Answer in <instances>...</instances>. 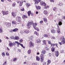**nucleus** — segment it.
Listing matches in <instances>:
<instances>
[{
  "label": "nucleus",
  "instance_id": "1",
  "mask_svg": "<svg viewBox=\"0 0 65 65\" xmlns=\"http://www.w3.org/2000/svg\"><path fill=\"white\" fill-rule=\"evenodd\" d=\"M41 62H42L44 60V56L43 54H41Z\"/></svg>",
  "mask_w": 65,
  "mask_h": 65
},
{
  "label": "nucleus",
  "instance_id": "2",
  "mask_svg": "<svg viewBox=\"0 0 65 65\" xmlns=\"http://www.w3.org/2000/svg\"><path fill=\"white\" fill-rule=\"evenodd\" d=\"M33 23V21H32V22L30 21L29 22H28V23L27 24V26H28V29L30 28V27H29V26H31V25H32Z\"/></svg>",
  "mask_w": 65,
  "mask_h": 65
},
{
  "label": "nucleus",
  "instance_id": "3",
  "mask_svg": "<svg viewBox=\"0 0 65 65\" xmlns=\"http://www.w3.org/2000/svg\"><path fill=\"white\" fill-rule=\"evenodd\" d=\"M8 11H2V13L3 14V15H6V14H8Z\"/></svg>",
  "mask_w": 65,
  "mask_h": 65
},
{
  "label": "nucleus",
  "instance_id": "4",
  "mask_svg": "<svg viewBox=\"0 0 65 65\" xmlns=\"http://www.w3.org/2000/svg\"><path fill=\"white\" fill-rule=\"evenodd\" d=\"M5 24L7 27L10 28V27H11V23H9L6 22Z\"/></svg>",
  "mask_w": 65,
  "mask_h": 65
},
{
  "label": "nucleus",
  "instance_id": "5",
  "mask_svg": "<svg viewBox=\"0 0 65 65\" xmlns=\"http://www.w3.org/2000/svg\"><path fill=\"white\" fill-rule=\"evenodd\" d=\"M16 2H17V3H19L20 2L19 6H22L23 2H20V1H17Z\"/></svg>",
  "mask_w": 65,
  "mask_h": 65
},
{
  "label": "nucleus",
  "instance_id": "6",
  "mask_svg": "<svg viewBox=\"0 0 65 65\" xmlns=\"http://www.w3.org/2000/svg\"><path fill=\"white\" fill-rule=\"evenodd\" d=\"M16 20L17 22H21V19L20 17H18L16 19Z\"/></svg>",
  "mask_w": 65,
  "mask_h": 65
},
{
  "label": "nucleus",
  "instance_id": "7",
  "mask_svg": "<svg viewBox=\"0 0 65 65\" xmlns=\"http://www.w3.org/2000/svg\"><path fill=\"white\" fill-rule=\"evenodd\" d=\"M40 4L41 5H42L43 6H46V4L45 2H40Z\"/></svg>",
  "mask_w": 65,
  "mask_h": 65
},
{
  "label": "nucleus",
  "instance_id": "8",
  "mask_svg": "<svg viewBox=\"0 0 65 65\" xmlns=\"http://www.w3.org/2000/svg\"><path fill=\"white\" fill-rule=\"evenodd\" d=\"M16 44L14 43L13 42V43H10L9 44V46H10V47H11V46H12L13 45H15Z\"/></svg>",
  "mask_w": 65,
  "mask_h": 65
},
{
  "label": "nucleus",
  "instance_id": "9",
  "mask_svg": "<svg viewBox=\"0 0 65 65\" xmlns=\"http://www.w3.org/2000/svg\"><path fill=\"white\" fill-rule=\"evenodd\" d=\"M35 1V4H37L38 3H39V2L41 1V0H33Z\"/></svg>",
  "mask_w": 65,
  "mask_h": 65
},
{
  "label": "nucleus",
  "instance_id": "10",
  "mask_svg": "<svg viewBox=\"0 0 65 65\" xmlns=\"http://www.w3.org/2000/svg\"><path fill=\"white\" fill-rule=\"evenodd\" d=\"M62 20L61 19H60L59 20V23H58V25L59 26H61L62 25Z\"/></svg>",
  "mask_w": 65,
  "mask_h": 65
},
{
  "label": "nucleus",
  "instance_id": "11",
  "mask_svg": "<svg viewBox=\"0 0 65 65\" xmlns=\"http://www.w3.org/2000/svg\"><path fill=\"white\" fill-rule=\"evenodd\" d=\"M32 24H33L32 25L34 28H36V26H37L38 24L37 23H35L34 24L33 23Z\"/></svg>",
  "mask_w": 65,
  "mask_h": 65
},
{
  "label": "nucleus",
  "instance_id": "12",
  "mask_svg": "<svg viewBox=\"0 0 65 65\" xmlns=\"http://www.w3.org/2000/svg\"><path fill=\"white\" fill-rule=\"evenodd\" d=\"M11 14L12 15L13 17H16V15H17L16 14V13L15 12H12L11 13Z\"/></svg>",
  "mask_w": 65,
  "mask_h": 65
},
{
  "label": "nucleus",
  "instance_id": "13",
  "mask_svg": "<svg viewBox=\"0 0 65 65\" xmlns=\"http://www.w3.org/2000/svg\"><path fill=\"white\" fill-rule=\"evenodd\" d=\"M55 55L56 57H58V56H59V52H58V51H56L55 52Z\"/></svg>",
  "mask_w": 65,
  "mask_h": 65
},
{
  "label": "nucleus",
  "instance_id": "14",
  "mask_svg": "<svg viewBox=\"0 0 65 65\" xmlns=\"http://www.w3.org/2000/svg\"><path fill=\"white\" fill-rule=\"evenodd\" d=\"M65 38H63L62 40L61 41V43H62V44H64V43H65Z\"/></svg>",
  "mask_w": 65,
  "mask_h": 65
},
{
  "label": "nucleus",
  "instance_id": "15",
  "mask_svg": "<svg viewBox=\"0 0 65 65\" xmlns=\"http://www.w3.org/2000/svg\"><path fill=\"white\" fill-rule=\"evenodd\" d=\"M17 44V45H20L22 47H23V48H25V47L23 46V44L21 43H19V42H18Z\"/></svg>",
  "mask_w": 65,
  "mask_h": 65
},
{
  "label": "nucleus",
  "instance_id": "16",
  "mask_svg": "<svg viewBox=\"0 0 65 65\" xmlns=\"http://www.w3.org/2000/svg\"><path fill=\"white\" fill-rule=\"evenodd\" d=\"M32 46H34V44L32 42H30L29 44V47H32Z\"/></svg>",
  "mask_w": 65,
  "mask_h": 65
},
{
  "label": "nucleus",
  "instance_id": "17",
  "mask_svg": "<svg viewBox=\"0 0 65 65\" xmlns=\"http://www.w3.org/2000/svg\"><path fill=\"white\" fill-rule=\"evenodd\" d=\"M19 30V29H18V28H16L14 29H13L12 31H13V32H17V31H18V30Z\"/></svg>",
  "mask_w": 65,
  "mask_h": 65
},
{
  "label": "nucleus",
  "instance_id": "18",
  "mask_svg": "<svg viewBox=\"0 0 65 65\" xmlns=\"http://www.w3.org/2000/svg\"><path fill=\"white\" fill-rule=\"evenodd\" d=\"M22 17L23 19H25V18L27 19L28 18V17L26 15H24L22 16Z\"/></svg>",
  "mask_w": 65,
  "mask_h": 65
},
{
  "label": "nucleus",
  "instance_id": "19",
  "mask_svg": "<svg viewBox=\"0 0 65 65\" xmlns=\"http://www.w3.org/2000/svg\"><path fill=\"white\" fill-rule=\"evenodd\" d=\"M41 42V40L39 39H38L37 40L36 42L38 43H40V42Z\"/></svg>",
  "mask_w": 65,
  "mask_h": 65
},
{
  "label": "nucleus",
  "instance_id": "20",
  "mask_svg": "<svg viewBox=\"0 0 65 65\" xmlns=\"http://www.w3.org/2000/svg\"><path fill=\"white\" fill-rule=\"evenodd\" d=\"M24 32H25V33L27 34H28V33H29V30L28 29H27L26 30H25L24 31Z\"/></svg>",
  "mask_w": 65,
  "mask_h": 65
},
{
  "label": "nucleus",
  "instance_id": "21",
  "mask_svg": "<svg viewBox=\"0 0 65 65\" xmlns=\"http://www.w3.org/2000/svg\"><path fill=\"white\" fill-rule=\"evenodd\" d=\"M36 60L37 61H39L40 60V58L38 56H37L36 57Z\"/></svg>",
  "mask_w": 65,
  "mask_h": 65
},
{
  "label": "nucleus",
  "instance_id": "22",
  "mask_svg": "<svg viewBox=\"0 0 65 65\" xmlns=\"http://www.w3.org/2000/svg\"><path fill=\"white\" fill-rule=\"evenodd\" d=\"M31 52V50L29 49L28 50L27 52V53L28 54H30Z\"/></svg>",
  "mask_w": 65,
  "mask_h": 65
},
{
  "label": "nucleus",
  "instance_id": "23",
  "mask_svg": "<svg viewBox=\"0 0 65 65\" xmlns=\"http://www.w3.org/2000/svg\"><path fill=\"white\" fill-rule=\"evenodd\" d=\"M26 6L29 7V6H30V5H31L29 3H27L26 4Z\"/></svg>",
  "mask_w": 65,
  "mask_h": 65
},
{
  "label": "nucleus",
  "instance_id": "24",
  "mask_svg": "<svg viewBox=\"0 0 65 65\" xmlns=\"http://www.w3.org/2000/svg\"><path fill=\"white\" fill-rule=\"evenodd\" d=\"M44 13L45 14H47V11L46 10H45L44 11Z\"/></svg>",
  "mask_w": 65,
  "mask_h": 65
},
{
  "label": "nucleus",
  "instance_id": "25",
  "mask_svg": "<svg viewBox=\"0 0 65 65\" xmlns=\"http://www.w3.org/2000/svg\"><path fill=\"white\" fill-rule=\"evenodd\" d=\"M48 63H47V65H49L50 64V63H51V60H48L47 61Z\"/></svg>",
  "mask_w": 65,
  "mask_h": 65
},
{
  "label": "nucleus",
  "instance_id": "26",
  "mask_svg": "<svg viewBox=\"0 0 65 65\" xmlns=\"http://www.w3.org/2000/svg\"><path fill=\"white\" fill-rule=\"evenodd\" d=\"M34 29H35L36 30H37V31H39V28L38 27H35V28H34Z\"/></svg>",
  "mask_w": 65,
  "mask_h": 65
},
{
  "label": "nucleus",
  "instance_id": "27",
  "mask_svg": "<svg viewBox=\"0 0 65 65\" xmlns=\"http://www.w3.org/2000/svg\"><path fill=\"white\" fill-rule=\"evenodd\" d=\"M43 20L44 22H47V19H46V18H43Z\"/></svg>",
  "mask_w": 65,
  "mask_h": 65
},
{
  "label": "nucleus",
  "instance_id": "28",
  "mask_svg": "<svg viewBox=\"0 0 65 65\" xmlns=\"http://www.w3.org/2000/svg\"><path fill=\"white\" fill-rule=\"evenodd\" d=\"M15 39H16V40H19V37L15 36Z\"/></svg>",
  "mask_w": 65,
  "mask_h": 65
},
{
  "label": "nucleus",
  "instance_id": "29",
  "mask_svg": "<svg viewBox=\"0 0 65 65\" xmlns=\"http://www.w3.org/2000/svg\"><path fill=\"white\" fill-rule=\"evenodd\" d=\"M41 8V7L39 6H38V7H37L36 9L37 10H38V9H40Z\"/></svg>",
  "mask_w": 65,
  "mask_h": 65
},
{
  "label": "nucleus",
  "instance_id": "30",
  "mask_svg": "<svg viewBox=\"0 0 65 65\" xmlns=\"http://www.w3.org/2000/svg\"><path fill=\"white\" fill-rule=\"evenodd\" d=\"M41 53L43 54H45V53H46V51L45 50H44L41 52Z\"/></svg>",
  "mask_w": 65,
  "mask_h": 65
},
{
  "label": "nucleus",
  "instance_id": "31",
  "mask_svg": "<svg viewBox=\"0 0 65 65\" xmlns=\"http://www.w3.org/2000/svg\"><path fill=\"white\" fill-rule=\"evenodd\" d=\"M12 25H14V24H16V22L14 21H13L12 22Z\"/></svg>",
  "mask_w": 65,
  "mask_h": 65
},
{
  "label": "nucleus",
  "instance_id": "32",
  "mask_svg": "<svg viewBox=\"0 0 65 65\" xmlns=\"http://www.w3.org/2000/svg\"><path fill=\"white\" fill-rule=\"evenodd\" d=\"M31 13V11H28V15L29 17V16H30V14Z\"/></svg>",
  "mask_w": 65,
  "mask_h": 65
},
{
  "label": "nucleus",
  "instance_id": "33",
  "mask_svg": "<svg viewBox=\"0 0 65 65\" xmlns=\"http://www.w3.org/2000/svg\"><path fill=\"white\" fill-rule=\"evenodd\" d=\"M52 33H55L56 32V31L55 30L53 29L51 30Z\"/></svg>",
  "mask_w": 65,
  "mask_h": 65
},
{
  "label": "nucleus",
  "instance_id": "34",
  "mask_svg": "<svg viewBox=\"0 0 65 65\" xmlns=\"http://www.w3.org/2000/svg\"><path fill=\"white\" fill-rule=\"evenodd\" d=\"M51 51L53 52L55 51V48L53 47L51 48Z\"/></svg>",
  "mask_w": 65,
  "mask_h": 65
},
{
  "label": "nucleus",
  "instance_id": "35",
  "mask_svg": "<svg viewBox=\"0 0 65 65\" xmlns=\"http://www.w3.org/2000/svg\"><path fill=\"white\" fill-rule=\"evenodd\" d=\"M34 34H36V35H37V36H38V34L37 33L36 31H35L34 32Z\"/></svg>",
  "mask_w": 65,
  "mask_h": 65
},
{
  "label": "nucleus",
  "instance_id": "36",
  "mask_svg": "<svg viewBox=\"0 0 65 65\" xmlns=\"http://www.w3.org/2000/svg\"><path fill=\"white\" fill-rule=\"evenodd\" d=\"M2 55L3 57H4L5 56V53L4 52H3L2 53Z\"/></svg>",
  "mask_w": 65,
  "mask_h": 65
},
{
  "label": "nucleus",
  "instance_id": "37",
  "mask_svg": "<svg viewBox=\"0 0 65 65\" xmlns=\"http://www.w3.org/2000/svg\"><path fill=\"white\" fill-rule=\"evenodd\" d=\"M58 5L60 6H63V4L61 3H59V4H58Z\"/></svg>",
  "mask_w": 65,
  "mask_h": 65
},
{
  "label": "nucleus",
  "instance_id": "38",
  "mask_svg": "<svg viewBox=\"0 0 65 65\" xmlns=\"http://www.w3.org/2000/svg\"><path fill=\"white\" fill-rule=\"evenodd\" d=\"M44 36L45 37H48V35L46 34H44Z\"/></svg>",
  "mask_w": 65,
  "mask_h": 65
},
{
  "label": "nucleus",
  "instance_id": "39",
  "mask_svg": "<svg viewBox=\"0 0 65 65\" xmlns=\"http://www.w3.org/2000/svg\"><path fill=\"white\" fill-rule=\"evenodd\" d=\"M3 32V30H2V28H0V32L1 33Z\"/></svg>",
  "mask_w": 65,
  "mask_h": 65
},
{
  "label": "nucleus",
  "instance_id": "40",
  "mask_svg": "<svg viewBox=\"0 0 65 65\" xmlns=\"http://www.w3.org/2000/svg\"><path fill=\"white\" fill-rule=\"evenodd\" d=\"M15 5V3H14L12 4V6H13V7H14Z\"/></svg>",
  "mask_w": 65,
  "mask_h": 65
},
{
  "label": "nucleus",
  "instance_id": "41",
  "mask_svg": "<svg viewBox=\"0 0 65 65\" xmlns=\"http://www.w3.org/2000/svg\"><path fill=\"white\" fill-rule=\"evenodd\" d=\"M6 55H7V56H9V53H8V52H7L6 53Z\"/></svg>",
  "mask_w": 65,
  "mask_h": 65
},
{
  "label": "nucleus",
  "instance_id": "42",
  "mask_svg": "<svg viewBox=\"0 0 65 65\" xmlns=\"http://www.w3.org/2000/svg\"><path fill=\"white\" fill-rule=\"evenodd\" d=\"M43 44H46V41L45 40H44L43 41Z\"/></svg>",
  "mask_w": 65,
  "mask_h": 65
},
{
  "label": "nucleus",
  "instance_id": "43",
  "mask_svg": "<svg viewBox=\"0 0 65 65\" xmlns=\"http://www.w3.org/2000/svg\"><path fill=\"white\" fill-rule=\"evenodd\" d=\"M48 41V43L49 44H52L51 41Z\"/></svg>",
  "mask_w": 65,
  "mask_h": 65
},
{
  "label": "nucleus",
  "instance_id": "44",
  "mask_svg": "<svg viewBox=\"0 0 65 65\" xmlns=\"http://www.w3.org/2000/svg\"><path fill=\"white\" fill-rule=\"evenodd\" d=\"M51 46H55V44H52V43H51Z\"/></svg>",
  "mask_w": 65,
  "mask_h": 65
},
{
  "label": "nucleus",
  "instance_id": "45",
  "mask_svg": "<svg viewBox=\"0 0 65 65\" xmlns=\"http://www.w3.org/2000/svg\"><path fill=\"white\" fill-rule=\"evenodd\" d=\"M59 25H57V29H60V27H59Z\"/></svg>",
  "mask_w": 65,
  "mask_h": 65
},
{
  "label": "nucleus",
  "instance_id": "46",
  "mask_svg": "<svg viewBox=\"0 0 65 65\" xmlns=\"http://www.w3.org/2000/svg\"><path fill=\"white\" fill-rule=\"evenodd\" d=\"M46 62H44L43 63V65H46Z\"/></svg>",
  "mask_w": 65,
  "mask_h": 65
},
{
  "label": "nucleus",
  "instance_id": "47",
  "mask_svg": "<svg viewBox=\"0 0 65 65\" xmlns=\"http://www.w3.org/2000/svg\"><path fill=\"white\" fill-rule=\"evenodd\" d=\"M6 65V61H5L4 63L3 64V65Z\"/></svg>",
  "mask_w": 65,
  "mask_h": 65
},
{
  "label": "nucleus",
  "instance_id": "48",
  "mask_svg": "<svg viewBox=\"0 0 65 65\" xmlns=\"http://www.w3.org/2000/svg\"><path fill=\"white\" fill-rule=\"evenodd\" d=\"M57 32H58V33H61V32L60 31V29H58L57 30Z\"/></svg>",
  "mask_w": 65,
  "mask_h": 65
},
{
  "label": "nucleus",
  "instance_id": "49",
  "mask_svg": "<svg viewBox=\"0 0 65 65\" xmlns=\"http://www.w3.org/2000/svg\"><path fill=\"white\" fill-rule=\"evenodd\" d=\"M17 60V58H14L13 59V61H15Z\"/></svg>",
  "mask_w": 65,
  "mask_h": 65
},
{
  "label": "nucleus",
  "instance_id": "50",
  "mask_svg": "<svg viewBox=\"0 0 65 65\" xmlns=\"http://www.w3.org/2000/svg\"><path fill=\"white\" fill-rule=\"evenodd\" d=\"M10 38H11V39H13V38H14V37L13 36H11Z\"/></svg>",
  "mask_w": 65,
  "mask_h": 65
},
{
  "label": "nucleus",
  "instance_id": "51",
  "mask_svg": "<svg viewBox=\"0 0 65 65\" xmlns=\"http://www.w3.org/2000/svg\"><path fill=\"white\" fill-rule=\"evenodd\" d=\"M53 10L54 11H55V10H56V7H54V8H53Z\"/></svg>",
  "mask_w": 65,
  "mask_h": 65
},
{
  "label": "nucleus",
  "instance_id": "52",
  "mask_svg": "<svg viewBox=\"0 0 65 65\" xmlns=\"http://www.w3.org/2000/svg\"><path fill=\"white\" fill-rule=\"evenodd\" d=\"M23 39H21L20 40V43L22 42V41H23Z\"/></svg>",
  "mask_w": 65,
  "mask_h": 65
},
{
  "label": "nucleus",
  "instance_id": "53",
  "mask_svg": "<svg viewBox=\"0 0 65 65\" xmlns=\"http://www.w3.org/2000/svg\"><path fill=\"white\" fill-rule=\"evenodd\" d=\"M50 1L51 2H54V1L53 0H50Z\"/></svg>",
  "mask_w": 65,
  "mask_h": 65
},
{
  "label": "nucleus",
  "instance_id": "54",
  "mask_svg": "<svg viewBox=\"0 0 65 65\" xmlns=\"http://www.w3.org/2000/svg\"><path fill=\"white\" fill-rule=\"evenodd\" d=\"M18 52H21V50L20 49H18Z\"/></svg>",
  "mask_w": 65,
  "mask_h": 65
},
{
  "label": "nucleus",
  "instance_id": "55",
  "mask_svg": "<svg viewBox=\"0 0 65 65\" xmlns=\"http://www.w3.org/2000/svg\"><path fill=\"white\" fill-rule=\"evenodd\" d=\"M35 65H38V63L37 62L35 63Z\"/></svg>",
  "mask_w": 65,
  "mask_h": 65
},
{
  "label": "nucleus",
  "instance_id": "56",
  "mask_svg": "<svg viewBox=\"0 0 65 65\" xmlns=\"http://www.w3.org/2000/svg\"><path fill=\"white\" fill-rule=\"evenodd\" d=\"M59 44H60V45H62V42H58Z\"/></svg>",
  "mask_w": 65,
  "mask_h": 65
},
{
  "label": "nucleus",
  "instance_id": "57",
  "mask_svg": "<svg viewBox=\"0 0 65 65\" xmlns=\"http://www.w3.org/2000/svg\"><path fill=\"white\" fill-rule=\"evenodd\" d=\"M52 39H56L55 37L54 36L52 37Z\"/></svg>",
  "mask_w": 65,
  "mask_h": 65
},
{
  "label": "nucleus",
  "instance_id": "58",
  "mask_svg": "<svg viewBox=\"0 0 65 65\" xmlns=\"http://www.w3.org/2000/svg\"><path fill=\"white\" fill-rule=\"evenodd\" d=\"M32 38H33L32 37H31L29 38V39H30V40H32Z\"/></svg>",
  "mask_w": 65,
  "mask_h": 65
},
{
  "label": "nucleus",
  "instance_id": "59",
  "mask_svg": "<svg viewBox=\"0 0 65 65\" xmlns=\"http://www.w3.org/2000/svg\"><path fill=\"white\" fill-rule=\"evenodd\" d=\"M20 33L21 34H23V32L22 31H21L20 32Z\"/></svg>",
  "mask_w": 65,
  "mask_h": 65
},
{
  "label": "nucleus",
  "instance_id": "60",
  "mask_svg": "<svg viewBox=\"0 0 65 65\" xmlns=\"http://www.w3.org/2000/svg\"><path fill=\"white\" fill-rule=\"evenodd\" d=\"M48 7L47 6H45V7H44V8H45L46 9V8H47Z\"/></svg>",
  "mask_w": 65,
  "mask_h": 65
},
{
  "label": "nucleus",
  "instance_id": "61",
  "mask_svg": "<svg viewBox=\"0 0 65 65\" xmlns=\"http://www.w3.org/2000/svg\"><path fill=\"white\" fill-rule=\"evenodd\" d=\"M49 55L50 57H52V54L51 53L49 54Z\"/></svg>",
  "mask_w": 65,
  "mask_h": 65
},
{
  "label": "nucleus",
  "instance_id": "62",
  "mask_svg": "<svg viewBox=\"0 0 65 65\" xmlns=\"http://www.w3.org/2000/svg\"><path fill=\"white\" fill-rule=\"evenodd\" d=\"M40 23H41V24H42V23H43V21H41L40 22Z\"/></svg>",
  "mask_w": 65,
  "mask_h": 65
},
{
  "label": "nucleus",
  "instance_id": "63",
  "mask_svg": "<svg viewBox=\"0 0 65 65\" xmlns=\"http://www.w3.org/2000/svg\"><path fill=\"white\" fill-rule=\"evenodd\" d=\"M21 10L22 11H24V8H23Z\"/></svg>",
  "mask_w": 65,
  "mask_h": 65
},
{
  "label": "nucleus",
  "instance_id": "64",
  "mask_svg": "<svg viewBox=\"0 0 65 65\" xmlns=\"http://www.w3.org/2000/svg\"><path fill=\"white\" fill-rule=\"evenodd\" d=\"M30 14L31 15H33V13H31Z\"/></svg>",
  "mask_w": 65,
  "mask_h": 65
}]
</instances>
